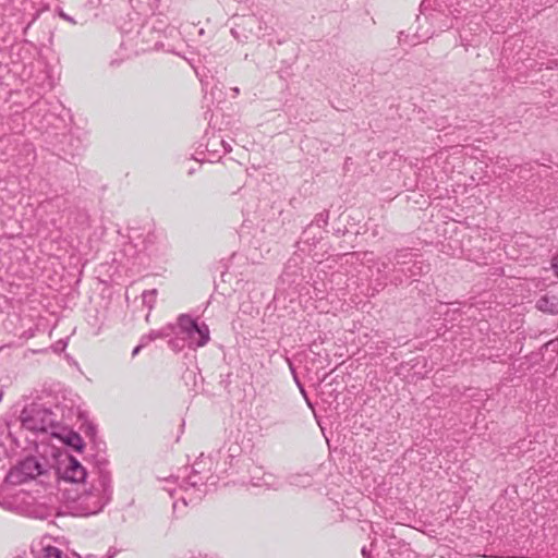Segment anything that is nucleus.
I'll return each instance as SVG.
<instances>
[{
  "mask_svg": "<svg viewBox=\"0 0 558 558\" xmlns=\"http://www.w3.org/2000/svg\"><path fill=\"white\" fill-rule=\"evenodd\" d=\"M254 486H266L267 488L278 489L279 483L271 474H264L262 478L253 482Z\"/></svg>",
  "mask_w": 558,
  "mask_h": 558,
  "instance_id": "nucleus-9",
  "label": "nucleus"
},
{
  "mask_svg": "<svg viewBox=\"0 0 558 558\" xmlns=\"http://www.w3.org/2000/svg\"><path fill=\"white\" fill-rule=\"evenodd\" d=\"M167 490H168V493H169V495H170L171 497H174V495H175V493H177V489L167 488Z\"/></svg>",
  "mask_w": 558,
  "mask_h": 558,
  "instance_id": "nucleus-20",
  "label": "nucleus"
},
{
  "mask_svg": "<svg viewBox=\"0 0 558 558\" xmlns=\"http://www.w3.org/2000/svg\"><path fill=\"white\" fill-rule=\"evenodd\" d=\"M178 508L177 502L173 504V509L175 510Z\"/></svg>",
  "mask_w": 558,
  "mask_h": 558,
  "instance_id": "nucleus-24",
  "label": "nucleus"
},
{
  "mask_svg": "<svg viewBox=\"0 0 558 558\" xmlns=\"http://www.w3.org/2000/svg\"><path fill=\"white\" fill-rule=\"evenodd\" d=\"M85 468L73 457H69L68 463L62 472V478L72 483H81L86 478Z\"/></svg>",
  "mask_w": 558,
  "mask_h": 558,
  "instance_id": "nucleus-5",
  "label": "nucleus"
},
{
  "mask_svg": "<svg viewBox=\"0 0 558 558\" xmlns=\"http://www.w3.org/2000/svg\"><path fill=\"white\" fill-rule=\"evenodd\" d=\"M185 342L186 341L183 340V337H177L174 339L169 340L168 344L172 350L180 351L183 349Z\"/></svg>",
  "mask_w": 558,
  "mask_h": 558,
  "instance_id": "nucleus-11",
  "label": "nucleus"
},
{
  "mask_svg": "<svg viewBox=\"0 0 558 558\" xmlns=\"http://www.w3.org/2000/svg\"><path fill=\"white\" fill-rule=\"evenodd\" d=\"M292 484H295V485H307L308 484V480L307 477H304V476H301V475H298V476H294L292 478Z\"/></svg>",
  "mask_w": 558,
  "mask_h": 558,
  "instance_id": "nucleus-12",
  "label": "nucleus"
},
{
  "mask_svg": "<svg viewBox=\"0 0 558 558\" xmlns=\"http://www.w3.org/2000/svg\"><path fill=\"white\" fill-rule=\"evenodd\" d=\"M155 293H156V291H155V290L144 292V293H143V301H144V302H153V301H154V298H155Z\"/></svg>",
  "mask_w": 558,
  "mask_h": 558,
  "instance_id": "nucleus-13",
  "label": "nucleus"
},
{
  "mask_svg": "<svg viewBox=\"0 0 558 558\" xmlns=\"http://www.w3.org/2000/svg\"><path fill=\"white\" fill-rule=\"evenodd\" d=\"M111 498V480L109 474L100 473L89 489L80 493L75 498V509L82 515L96 514Z\"/></svg>",
  "mask_w": 558,
  "mask_h": 558,
  "instance_id": "nucleus-1",
  "label": "nucleus"
},
{
  "mask_svg": "<svg viewBox=\"0 0 558 558\" xmlns=\"http://www.w3.org/2000/svg\"><path fill=\"white\" fill-rule=\"evenodd\" d=\"M60 16H61L63 20H65V21H69V22H71V23H75V22H74V20H73L71 16H69L68 14H65L64 12H61V13H60Z\"/></svg>",
  "mask_w": 558,
  "mask_h": 558,
  "instance_id": "nucleus-16",
  "label": "nucleus"
},
{
  "mask_svg": "<svg viewBox=\"0 0 558 558\" xmlns=\"http://www.w3.org/2000/svg\"><path fill=\"white\" fill-rule=\"evenodd\" d=\"M233 92H234L235 94H239V88H238V87H234V88H233Z\"/></svg>",
  "mask_w": 558,
  "mask_h": 558,
  "instance_id": "nucleus-23",
  "label": "nucleus"
},
{
  "mask_svg": "<svg viewBox=\"0 0 558 558\" xmlns=\"http://www.w3.org/2000/svg\"><path fill=\"white\" fill-rule=\"evenodd\" d=\"M108 558H111V556H109Z\"/></svg>",
  "mask_w": 558,
  "mask_h": 558,
  "instance_id": "nucleus-25",
  "label": "nucleus"
},
{
  "mask_svg": "<svg viewBox=\"0 0 558 558\" xmlns=\"http://www.w3.org/2000/svg\"><path fill=\"white\" fill-rule=\"evenodd\" d=\"M177 327L179 335L186 341L187 347L197 349L208 343L210 339L209 328L205 323H197L191 316L182 314L178 317Z\"/></svg>",
  "mask_w": 558,
  "mask_h": 558,
  "instance_id": "nucleus-3",
  "label": "nucleus"
},
{
  "mask_svg": "<svg viewBox=\"0 0 558 558\" xmlns=\"http://www.w3.org/2000/svg\"><path fill=\"white\" fill-rule=\"evenodd\" d=\"M181 500L183 501L184 506H186V505H187V502H186V498H185V497H181Z\"/></svg>",
  "mask_w": 558,
  "mask_h": 558,
  "instance_id": "nucleus-22",
  "label": "nucleus"
},
{
  "mask_svg": "<svg viewBox=\"0 0 558 558\" xmlns=\"http://www.w3.org/2000/svg\"><path fill=\"white\" fill-rule=\"evenodd\" d=\"M186 484H189V485H191V486H193V487H194V486H196V484H197V483H196V482H190V481H189V482H186Z\"/></svg>",
  "mask_w": 558,
  "mask_h": 558,
  "instance_id": "nucleus-21",
  "label": "nucleus"
},
{
  "mask_svg": "<svg viewBox=\"0 0 558 558\" xmlns=\"http://www.w3.org/2000/svg\"><path fill=\"white\" fill-rule=\"evenodd\" d=\"M35 558H68L61 549L52 545L39 544L38 548L32 549Z\"/></svg>",
  "mask_w": 558,
  "mask_h": 558,
  "instance_id": "nucleus-7",
  "label": "nucleus"
},
{
  "mask_svg": "<svg viewBox=\"0 0 558 558\" xmlns=\"http://www.w3.org/2000/svg\"><path fill=\"white\" fill-rule=\"evenodd\" d=\"M536 307L544 313L558 314V295L553 292L545 293L537 300Z\"/></svg>",
  "mask_w": 558,
  "mask_h": 558,
  "instance_id": "nucleus-6",
  "label": "nucleus"
},
{
  "mask_svg": "<svg viewBox=\"0 0 558 558\" xmlns=\"http://www.w3.org/2000/svg\"><path fill=\"white\" fill-rule=\"evenodd\" d=\"M174 331L173 325H167L159 330H151L146 335L141 337V347H146L148 343L157 340L169 337Z\"/></svg>",
  "mask_w": 558,
  "mask_h": 558,
  "instance_id": "nucleus-8",
  "label": "nucleus"
},
{
  "mask_svg": "<svg viewBox=\"0 0 558 558\" xmlns=\"http://www.w3.org/2000/svg\"><path fill=\"white\" fill-rule=\"evenodd\" d=\"M220 144H221V146L223 147L225 153H230V151L232 150V146H231V144H230V143H228V142H226V141L221 140V141H220Z\"/></svg>",
  "mask_w": 558,
  "mask_h": 558,
  "instance_id": "nucleus-15",
  "label": "nucleus"
},
{
  "mask_svg": "<svg viewBox=\"0 0 558 558\" xmlns=\"http://www.w3.org/2000/svg\"><path fill=\"white\" fill-rule=\"evenodd\" d=\"M50 470L51 466L45 458L29 456L21 460L9 471L7 481L12 485H22L46 475Z\"/></svg>",
  "mask_w": 558,
  "mask_h": 558,
  "instance_id": "nucleus-2",
  "label": "nucleus"
},
{
  "mask_svg": "<svg viewBox=\"0 0 558 558\" xmlns=\"http://www.w3.org/2000/svg\"><path fill=\"white\" fill-rule=\"evenodd\" d=\"M68 444L75 448L77 451H81L84 447V441L82 439V437L78 435V434H71L69 437H68Z\"/></svg>",
  "mask_w": 558,
  "mask_h": 558,
  "instance_id": "nucleus-10",
  "label": "nucleus"
},
{
  "mask_svg": "<svg viewBox=\"0 0 558 558\" xmlns=\"http://www.w3.org/2000/svg\"><path fill=\"white\" fill-rule=\"evenodd\" d=\"M362 555L364 558H371L369 551L366 547L362 548Z\"/></svg>",
  "mask_w": 558,
  "mask_h": 558,
  "instance_id": "nucleus-18",
  "label": "nucleus"
},
{
  "mask_svg": "<svg viewBox=\"0 0 558 558\" xmlns=\"http://www.w3.org/2000/svg\"><path fill=\"white\" fill-rule=\"evenodd\" d=\"M230 33L239 41H244L245 39H247L246 35L242 38L236 28H231Z\"/></svg>",
  "mask_w": 558,
  "mask_h": 558,
  "instance_id": "nucleus-14",
  "label": "nucleus"
},
{
  "mask_svg": "<svg viewBox=\"0 0 558 558\" xmlns=\"http://www.w3.org/2000/svg\"><path fill=\"white\" fill-rule=\"evenodd\" d=\"M22 425L33 432H47L54 425L53 414L39 404H31L21 413Z\"/></svg>",
  "mask_w": 558,
  "mask_h": 558,
  "instance_id": "nucleus-4",
  "label": "nucleus"
},
{
  "mask_svg": "<svg viewBox=\"0 0 558 558\" xmlns=\"http://www.w3.org/2000/svg\"><path fill=\"white\" fill-rule=\"evenodd\" d=\"M143 348H144V347H141V343H140L138 345H136V347L134 348V350L132 351V356H133V357H134V356H136Z\"/></svg>",
  "mask_w": 558,
  "mask_h": 558,
  "instance_id": "nucleus-17",
  "label": "nucleus"
},
{
  "mask_svg": "<svg viewBox=\"0 0 558 558\" xmlns=\"http://www.w3.org/2000/svg\"><path fill=\"white\" fill-rule=\"evenodd\" d=\"M253 22H254V19H252V17H250V19H247V20H244V21H243V26H248V25H251Z\"/></svg>",
  "mask_w": 558,
  "mask_h": 558,
  "instance_id": "nucleus-19",
  "label": "nucleus"
}]
</instances>
